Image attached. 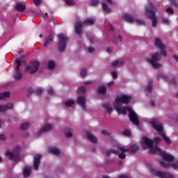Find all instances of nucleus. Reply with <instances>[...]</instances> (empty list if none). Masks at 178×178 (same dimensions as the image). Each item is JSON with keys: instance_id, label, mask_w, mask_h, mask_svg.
Listing matches in <instances>:
<instances>
[{"instance_id": "nucleus-1", "label": "nucleus", "mask_w": 178, "mask_h": 178, "mask_svg": "<svg viewBox=\"0 0 178 178\" xmlns=\"http://www.w3.org/2000/svg\"><path fill=\"white\" fill-rule=\"evenodd\" d=\"M131 101V96L127 95H122L115 99V105L114 108L118 115H126L127 113V108L123 106L122 104H129Z\"/></svg>"}, {"instance_id": "nucleus-2", "label": "nucleus", "mask_w": 178, "mask_h": 178, "mask_svg": "<svg viewBox=\"0 0 178 178\" xmlns=\"http://www.w3.org/2000/svg\"><path fill=\"white\" fill-rule=\"evenodd\" d=\"M152 127L154 130H156V131H159L160 133V136H161L162 138L164 140L165 143L168 145H170V144H172V141L170 140V138L166 136L165 132H163V127H162V124L161 123V121L156 118H154L151 121Z\"/></svg>"}, {"instance_id": "nucleus-3", "label": "nucleus", "mask_w": 178, "mask_h": 178, "mask_svg": "<svg viewBox=\"0 0 178 178\" xmlns=\"http://www.w3.org/2000/svg\"><path fill=\"white\" fill-rule=\"evenodd\" d=\"M156 9L154 8L152 3H149L145 7V15L147 19H149L152 22V27H156L158 26L157 18L155 15Z\"/></svg>"}, {"instance_id": "nucleus-4", "label": "nucleus", "mask_w": 178, "mask_h": 178, "mask_svg": "<svg viewBox=\"0 0 178 178\" xmlns=\"http://www.w3.org/2000/svg\"><path fill=\"white\" fill-rule=\"evenodd\" d=\"M119 149L121 151V154H119V152L118 150H113V149H110L106 151V155L107 156H111L112 154H114V155H118V157L120 159H126V154H124V152H129L130 151V149H124V147H119Z\"/></svg>"}, {"instance_id": "nucleus-5", "label": "nucleus", "mask_w": 178, "mask_h": 178, "mask_svg": "<svg viewBox=\"0 0 178 178\" xmlns=\"http://www.w3.org/2000/svg\"><path fill=\"white\" fill-rule=\"evenodd\" d=\"M67 37L63 33L58 35V42L57 48L60 52H63L66 49V44H67Z\"/></svg>"}, {"instance_id": "nucleus-6", "label": "nucleus", "mask_w": 178, "mask_h": 178, "mask_svg": "<svg viewBox=\"0 0 178 178\" xmlns=\"http://www.w3.org/2000/svg\"><path fill=\"white\" fill-rule=\"evenodd\" d=\"M162 53L156 52L152 56L151 59L148 60L154 69H159L161 67V64L158 63V60L162 58Z\"/></svg>"}, {"instance_id": "nucleus-7", "label": "nucleus", "mask_w": 178, "mask_h": 178, "mask_svg": "<svg viewBox=\"0 0 178 178\" xmlns=\"http://www.w3.org/2000/svg\"><path fill=\"white\" fill-rule=\"evenodd\" d=\"M127 111L129 113V120L135 124V126H140V121H138V115L136 112L133 111L131 107H127Z\"/></svg>"}, {"instance_id": "nucleus-8", "label": "nucleus", "mask_w": 178, "mask_h": 178, "mask_svg": "<svg viewBox=\"0 0 178 178\" xmlns=\"http://www.w3.org/2000/svg\"><path fill=\"white\" fill-rule=\"evenodd\" d=\"M31 65H28L26 67V71L29 72V73L31 74H34V73H35L40 67V63L37 60H35L31 63Z\"/></svg>"}, {"instance_id": "nucleus-9", "label": "nucleus", "mask_w": 178, "mask_h": 178, "mask_svg": "<svg viewBox=\"0 0 178 178\" xmlns=\"http://www.w3.org/2000/svg\"><path fill=\"white\" fill-rule=\"evenodd\" d=\"M152 173L159 178H175L172 173L168 172L152 170Z\"/></svg>"}, {"instance_id": "nucleus-10", "label": "nucleus", "mask_w": 178, "mask_h": 178, "mask_svg": "<svg viewBox=\"0 0 178 178\" xmlns=\"http://www.w3.org/2000/svg\"><path fill=\"white\" fill-rule=\"evenodd\" d=\"M19 151H20V147H16L14 149L13 152L10 151H7L5 154L6 156L8 157V159H13L14 161H16L17 158L19 157Z\"/></svg>"}, {"instance_id": "nucleus-11", "label": "nucleus", "mask_w": 178, "mask_h": 178, "mask_svg": "<svg viewBox=\"0 0 178 178\" xmlns=\"http://www.w3.org/2000/svg\"><path fill=\"white\" fill-rule=\"evenodd\" d=\"M154 44L159 49H161V54L163 55V56H167L166 49L165 48V46L163 45V44H162V40H161L159 38H156L155 40Z\"/></svg>"}, {"instance_id": "nucleus-12", "label": "nucleus", "mask_w": 178, "mask_h": 178, "mask_svg": "<svg viewBox=\"0 0 178 178\" xmlns=\"http://www.w3.org/2000/svg\"><path fill=\"white\" fill-rule=\"evenodd\" d=\"M141 145L143 148H150L154 145V141L147 137H144L142 140Z\"/></svg>"}, {"instance_id": "nucleus-13", "label": "nucleus", "mask_w": 178, "mask_h": 178, "mask_svg": "<svg viewBox=\"0 0 178 178\" xmlns=\"http://www.w3.org/2000/svg\"><path fill=\"white\" fill-rule=\"evenodd\" d=\"M41 158H42V155L41 154H38L35 156L33 160V167L35 170H38L40 168V163L41 162Z\"/></svg>"}, {"instance_id": "nucleus-14", "label": "nucleus", "mask_w": 178, "mask_h": 178, "mask_svg": "<svg viewBox=\"0 0 178 178\" xmlns=\"http://www.w3.org/2000/svg\"><path fill=\"white\" fill-rule=\"evenodd\" d=\"M75 31L78 35H80L83 31V23H81V22L77 21L75 23Z\"/></svg>"}, {"instance_id": "nucleus-15", "label": "nucleus", "mask_w": 178, "mask_h": 178, "mask_svg": "<svg viewBox=\"0 0 178 178\" xmlns=\"http://www.w3.org/2000/svg\"><path fill=\"white\" fill-rule=\"evenodd\" d=\"M86 138L93 144H97L98 143V139H97L95 136L90 131L86 132Z\"/></svg>"}, {"instance_id": "nucleus-16", "label": "nucleus", "mask_w": 178, "mask_h": 178, "mask_svg": "<svg viewBox=\"0 0 178 178\" xmlns=\"http://www.w3.org/2000/svg\"><path fill=\"white\" fill-rule=\"evenodd\" d=\"M52 129V124H47L42 126L41 130L38 133V136H41L42 133Z\"/></svg>"}, {"instance_id": "nucleus-17", "label": "nucleus", "mask_w": 178, "mask_h": 178, "mask_svg": "<svg viewBox=\"0 0 178 178\" xmlns=\"http://www.w3.org/2000/svg\"><path fill=\"white\" fill-rule=\"evenodd\" d=\"M52 42H54V35L50 34L44 39V47L47 48V47L49 46Z\"/></svg>"}, {"instance_id": "nucleus-18", "label": "nucleus", "mask_w": 178, "mask_h": 178, "mask_svg": "<svg viewBox=\"0 0 178 178\" xmlns=\"http://www.w3.org/2000/svg\"><path fill=\"white\" fill-rule=\"evenodd\" d=\"M160 156H161L164 161H167V162H172L173 159H175V157H173V156L163 152L161 153V155Z\"/></svg>"}, {"instance_id": "nucleus-19", "label": "nucleus", "mask_w": 178, "mask_h": 178, "mask_svg": "<svg viewBox=\"0 0 178 178\" xmlns=\"http://www.w3.org/2000/svg\"><path fill=\"white\" fill-rule=\"evenodd\" d=\"M76 103L83 108V109H86V97L83 96H79L77 98Z\"/></svg>"}, {"instance_id": "nucleus-20", "label": "nucleus", "mask_w": 178, "mask_h": 178, "mask_svg": "<svg viewBox=\"0 0 178 178\" xmlns=\"http://www.w3.org/2000/svg\"><path fill=\"white\" fill-rule=\"evenodd\" d=\"M149 152H151V154H158L160 156L162 155V153L163 152L157 146H154V145H152L149 148Z\"/></svg>"}, {"instance_id": "nucleus-21", "label": "nucleus", "mask_w": 178, "mask_h": 178, "mask_svg": "<svg viewBox=\"0 0 178 178\" xmlns=\"http://www.w3.org/2000/svg\"><path fill=\"white\" fill-rule=\"evenodd\" d=\"M15 8L17 12H20L21 13L26 10V5L23 3H17Z\"/></svg>"}, {"instance_id": "nucleus-22", "label": "nucleus", "mask_w": 178, "mask_h": 178, "mask_svg": "<svg viewBox=\"0 0 178 178\" xmlns=\"http://www.w3.org/2000/svg\"><path fill=\"white\" fill-rule=\"evenodd\" d=\"M13 77L15 80H20L23 78V72L20 70H15L13 73Z\"/></svg>"}, {"instance_id": "nucleus-23", "label": "nucleus", "mask_w": 178, "mask_h": 178, "mask_svg": "<svg viewBox=\"0 0 178 178\" xmlns=\"http://www.w3.org/2000/svg\"><path fill=\"white\" fill-rule=\"evenodd\" d=\"M103 108H104L105 110L107 111L108 115H111L112 112H113V108L111 106V104L109 103H105L102 104Z\"/></svg>"}, {"instance_id": "nucleus-24", "label": "nucleus", "mask_w": 178, "mask_h": 178, "mask_svg": "<svg viewBox=\"0 0 178 178\" xmlns=\"http://www.w3.org/2000/svg\"><path fill=\"white\" fill-rule=\"evenodd\" d=\"M123 19H125L126 22H128V23H133V22H134V19L130 14H124Z\"/></svg>"}, {"instance_id": "nucleus-25", "label": "nucleus", "mask_w": 178, "mask_h": 178, "mask_svg": "<svg viewBox=\"0 0 178 178\" xmlns=\"http://www.w3.org/2000/svg\"><path fill=\"white\" fill-rule=\"evenodd\" d=\"M23 174L25 177H29V176L31 175V168H30L29 166L24 167Z\"/></svg>"}, {"instance_id": "nucleus-26", "label": "nucleus", "mask_w": 178, "mask_h": 178, "mask_svg": "<svg viewBox=\"0 0 178 178\" xmlns=\"http://www.w3.org/2000/svg\"><path fill=\"white\" fill-rule=\"evenodd\" d=\"M49 151L51 154H53L54 155H59V154H60L59 149L56 147H51L49 149Z\"/></svg>"}, {"instance_id": "nucleus-27", "label": "nucleus", "mask_w": 178, "mask_h": 178, "mask_svg": "<svg viewBox=\"0 0 178 178\" xmlns=\"http://www.w3.org/2000/svg\"><path fill=\"white\" fill-rule=\"evenodd\" d=\"M138 149V145L136 143L131 145V148L129 149V151H131V154H134L135 152H137Z\"/></svg>"}, {"instance_id": "nucleus-28", "label": "nucleus", "mask_w": 178, "mask_h": 178, "mask_svg": "<svg viewBox=\"0 0 178 178\" xmlns=\"http://www.w3.org/2000/svg\"><path fill=\"white\" fill-rule=\"evenodd\" d=\"M102 8L104 12H107L108 13H111V12H112V10L111 9V8L108 7L106 3H102Z\"/></svg>"}, {"instance_id": "nucleus-29", "label": "nucleus", "mask_w": 178, "mask_h": 178, "mask_svg": "<svg viewBox=\"0 0 178 178\" xmlns=\"http://www.w3.org/2000/svg\"><path fill=\"white\" fill-rule=\"evenodd\" d=\"M94 23H95V21L94 20V19H90V18L83 21V24H85L86 26H92Z\"/></svg>"}, {"instance_id": "nucleus-30", "label": "nucleus", "mask_w": 178, "mask_h": 178, "mask_svg": "<svg viewBox=\"0 0 178 178\" xmlns=\"http://www.w3.org/2000/svg\"><path fill=\"white\" fill-rule=\"evenodd\" d=\"M10 97V92H4L3 93H0V101L1 99H5L6 98H9Z\"/></svg>"}, {"instance_id": "nucleus-31", "label": "nucleus", "mask_w": 178, "mask_h": 178, "mask_svg": "<svg viewBox=\"0 0 178 178\" xmlns=\"http://www.w3.org/2000/svg\"><path fill=\"white\" fill-rule=\"evenodd\" d=\"M1 106L3 107V112L8 111V109H13V104L12 103H8L6 105H1Z\"/></svg>"}, {"instance_id": "nucleus-32", "label": "nucleus", "mask_w": 178, "mask_h": 178, "mask_svg": "<svg viewBox=\"0 0 178 178\" xmlns=\"http://www.w3.org/2000/svg\"><path fill=\"white\" fill-rule=\"evenodd\" d=\"M97 92L99 94H106V86H100L97 88Z\"/></svg>"}, {"instance_id": "nucleus-33", "label": "nucleus", "mask_w": 178, "mask_h": 178, "mask_svg": "<svg viewBox=\"0 0 178 178\" xmlns=\"http://www.w3.org/2000/svg\"><path fill=\"white\" fill-rule=\"evenodd\" d=\"M55 66H56L55 61L54 60L49 61L48 69H49V70H52V69H54Z\"/></svg>"}, {"instance_id": "nucleus-34", "label": "nucleus", "mask_w": 178, "mask_h": 178, "mask_svg": "<svg viewBox=\"0 0 178 178\" xmlns=\"http://www.w3.org/2000/svg\"><path fill=\"white\" fill-rule=\"evenodd\" d=\"M146 92H152V82L150 81L147 84Z\"/></svg>"}, {"instance_id": "nucleus-35", "label": "nucleus", "mask_w": 178, "mask_h": 178, "mask_svg": "<svg viewBox=\"0 0 178 178\" xmlns=\"http://www.w3.org/2000/svg\"><path fill=\"white\" fill-rule=\"evenodd\" d=\"M165 77L168 83L172 84L173 86H176V79H175V78H171L170 79H169V78H168V76H165Z\"/></svg>"}, {"instance_id": "nucleus-36", "label": "nucleus", "mask_w": 178, "mask_h": 178, "mask_svg": "<svg viewBox=\"0 0 178 178\" xmlns=\"http://www.w3.org/2000/svg\"><path fill=\"white\" fill-rule=\"evenodd\" d=\"M86 87L80 86L77 90V94H84L86 92Z\"/></svg>"}, {"instance_id": "nucleus-37", "label": "nucleus", "mask_w": 178, "mask_h": 178, "mask_svg": "<svg viewBox=\"0 0 178 178\" xmlns=\"http://www.w3.org/2000/svg\"><path fill=\"white\" fill-rule=\"evenodd\" d=\"M15 63L17 64L15 70H20V67L22 66V61H20V60L19 59H17L15 60Z\"/></svg>"}, {"instance_id": "nucleus-38", "label": "nucleus", "mask_w": 178, "mask_h": 178, "mask_svg": "<svg viewBox=\"0 0 178 178\" xmlns=\"http://www.w3.org/2000/svg\"><path fill=\"white\" fill-rule=\"evenodd\" d=\"M159 163L161 166H163V168H170V164L169 163H165V161H160Z\"/></svg>"}, {"instance_id": "nucleus-39", "label": "nucleus", "mask_w": 178, "mask_h": 178, "mask_svg": "<svg viewBox=\"0 0 178 178\" xmlns=\"http://www.w3.org/2000/svg\"><path fill=\"white\" fill-rule=\"evenodd\" d=\"M34 94H36V95L40 96V95L42 94V88H37L35 90H34Z\"/></svg>"}, {"instance_id": "nucleus-40", "label": "nucleus", "mask_w": 178, "mask_h": 178, "mask_svg": "<svg viewBox=\"0 0 178 178\" xmlns=\"http://www.w3.org/2000/svg\"><path fill=\"white\" fill-rule=\"evenodd\" d=\"M74 104V102L73 100H67L65 102V106H72Z\"/></svg>"}, {"instance_id": "nucleus-41", "label": "nucleus", "mask_w": 178, "mask_h": 178, "mask_svg": "<svg viewBox=\"0 0 178 178\" xmlns=\"http://www.w3.org/2000/svg\"><path fill=\"white\" fill-rule=\"evenodd\" d=\"M29 122H26V123L22 124L20 126V129H21V130H26V129L29 128Z\"/></svg>"}, {"instance_id": "nucleus-42", "label": "nucleus", "mask_w": 178, "mask_h": 178, "mask_svg": "<svg viewBox=\"0 0 178 178\" xmlns=\"http://www.w3.org/2000/svg\"><path fill=\"white\" fill-rule=\"evenodd\" d=\"M65 3H67V5L69 6H73V5H76V2H74L73 0H65Z\"/></svg>"}, {"instance_id": "nucleus-43", "label": "nucleus", "mask_w": 178, "mask_h": 178, "mask_svg": "<svg viewBox=\"0 0 178 178\" xmlns=\"http://www.w3.org/2000/svg\"><path fill=\"white\" fill-rule=\"evenodd\" d=\"M122 134L124 136H126L127 137H130V135L131 134V133L130 132V130L124 129V131L122 132Z\"/></svg>"}, {"instance_id": "nucleus-44", "label": "nucleus", "mask_w": 178, "mask_h": 178, "mask_svg": "<svg viewBox=\"0 0 178 178\" xmlns=\"http://www.w3.org/2000/svg\"><path fill=\"white\" fill-rule=\"evenodd\" d=\"M99 3V0H90V5L92 6H97Z\"/></svg>"}, {"instance_id": "nucleus-45", "label": "nucleus", "mask_w": 178, "mask_h": 178, "mask_svg": "<svg viewBox=\"0 0 178 178\" xmlns=\"http://www.w3.org/2000/svg\"><path fill=\"white\" fill-rule=\"evenodd\" d=\"M65 136H66V137H68L69 138H70V137H73V133L70 131H66Z\"/></svg>"}, {"instance_id": "nucleus-46", "label": "nucleus", "mask_w": 178, "mask_h": 178, "mask_svg": "<svg viewBox=\"0 0 178 178\" xmlns=\"http://www.w3.org/2000/svg\"><path fill=\"white\" fill-rule=\"evenodd\" d=\"M81 77H86L87 76V71L86 70H82L80 72Z\"/></svg>"}, {"instance_id": "nucleus-47", "label": "nucleus", "mask_w": 178, "mask_h": 178, "mask_svg": "<svg viewBox=\"0 0 178 178\" xmlns=\"http://www.w3.org/2000/svg\"><path fill=\"white\" fill-rule=\"evenodd\" d=\"M136 23H138L139 26H145V22L141 19H137Z\"/></svg>"}, {"instance_id": "nucleus-48", "label": "nucleus", "mask_w": 178, "mask_h": 178, "mask_svg": "<svg viewBox=\"0 0 178 178\" xmlns=\"http://www.w3.org/2000/svg\"><path fill=\"white\" fill-rule=\"evenodd\" d=\"M166 13H169V15H173V13H175V11L172 8H168L166 9Z\"/></svg>"}, {"instance_id": "nucleus-49", "label": "nucleus", "mask_w": 178, "mask_h": 178, "mask_svg": "<svg viewBox=\"0 0 178 178\" xmlns=\"http://www.w3.org/2000/svg\"><path fill=\"white\" fill-rule=\"evenodd\" d=\"M118 65H119V61L118 60H114L111 62V66H113V67H115V66H118Z\"/></svg>"}, {"instance_id": "nucleus-50", "label": "nucleus", "mask_w": 178, "mask_h": 178, "mask_svg": "<svg viewBox=\"0 0 178 178\" xmlns=\"http://www.w3.org/2000/svg\"><path fill=\"white\" fill-rule=\"evenodd\" d=\"M111 74L113 76V80H116V79H118V73L116 72H112Z\"/></svg>"}, {"instance_id": "nucleus-51", "label": "nucleus", "mask_w": 178, "mask_h": 178, "mask_svg": "<svg viewBox=\"0 0 178 178\" xmlns=\"http://www.w3.org/2000/svg\"><path fill=\"white\" fill-rule=\"evenodd\" d=\"M33 3L35 6H39L40 3H41V0H33Z\"/></svg>"}, {"instance_id": "nucleus-52", "label": "nucleus", "mask_w": 178, "mask_h": 178, "mask_svg": "<svg viewBox=\"0 0 178 178\" xmlns=\"http://www.w3.org/2000/svg\"><path fill=\"white\" fill-rule=\"evenodd\" d=\"M118 178H131V177L126 175L125 174H121L118 176Z\"/></svg>"}, {"instance_id": "nucleus-53", "label": "nucleus", "mask_w": 178, "mask_h": 178, "mask_svg": "<svg viewBox=\"0 0 178 178\" xmlns=\"http://www.w3.org/2000/svg\"><path fill=\"white\" fill-rule=\"evenodd\" d=\"M34 90H33V88H29L28 89V95H31V94H33V92L34 93Z\"/></svg>"}, {"instance_id": "nucleus-54", "label": "nucleus", "mask_w": 178, "mask_h": 178, "mask_svg": "<svg viewBox=\"0 0 178 178\" xmlns=\"http://www.w3.org/2000/svg\"><path fill=\"white\" fill-rule=\"evenodd\" d=\"M102 134H104V136H111V134L106 130H102Z\"/></svg>"}, {"instance_id": "nucleus-55", "label": "nucleus", "mask_w": 178, "mask_h": 178, "mask_svg": "<svg viewBox=\"0 0 178 178\" xmlns=\"http://www.w3.org/2000/svg\"><path fill=\"white\" fill-rule=\"evenodd\" d=\"M172 167L173 168V169H177V168H178V161L174 163L172 165Z\"/></svg>"}, {"instance_id": "nucleus-56", "label": "nucleus", "mask_w": 178, "mask_h": 178, "mask_svg": "<svg viewBox=\"0 0 178 178\" xmlns=\"http://www.w3.org/2000/svg\"><path fill=\"white\" fill-rule=\"evenodd\" d=\"M88 51L90 54H92L94 52V48L92 47H88Z\"/></svg>"}, {"instance_id": "nucleus-57", "label": "nucleus", "mask_w": 178, "mask_h": 178, "mask_svg": "<svg viewBox=\"0 0 178 178\" xmlns=\"http://www.w3.org/2000/svg\"><path fill=\"white\" fill-rule=\"evenodd\" d=\"M0 140H1L2 141L6 140V137H5V135L0 134Z\"/></svg>"}, {"instance_id": "nucleus-58", "label": "nucleus", "mask_w": 178, "mask_h": 178, "mask_svg": "<svg viewBox=\"0 0 178 178\" xmlns=\"http://www.w3.org/2000/svg\"><path fill=\"white\" fill-rule=\"evenodd\" d=\"M161 141V138H154V143H156V144H159V142Z\"/></svg>"}, {"instance_id": "nucleus-59", "label": "nucleus", "mask_w": 178, "mask_h": 178, "mask_svg": "<svg viewBox=\"0 0 178 178\" xmlns=\"http://www.w3.org/2000/svg\"><path fill=\"white\" fill-rule=\"evenodd\" d=\"M171 3H172V5H173L174 6H178L177 2H176V1H175V0H171Z\"/></svg>"}, {"instance_id": "nucleus-60", "label": "nucleus", "mask_w": 178, "mask_h": 178, "mask_svg": "<svg viewBox=\"0 0 178 178\" xmlns=\"http://www.w3.org/2000/svg\"><path fill=\"white\" fill-rule=\"evenodd\" d=\"M48 94H50L51 95H54V89H49L47 90Z\"/></svg>"}, {"instance_id": "nucleus-61", "label": "nucleus", "mask_w": 178, "mask_h": 178, "mask_svg": "<svg viewBox=\"0 0 178 178\" xmlns=\"http://www.w3.org/2000/svg\"><path fill=\"white\" fill-rule=\"evenodd\" d=\"M107 52H108V54H111V52H112V51H113V47H108L106 49Z\"/></svg>"}, {"instance_id": "nucleus-62", "label": "nucleus", "mask_w": 178, "mask_h": 178, "mask_svg": "<svg viewBox=\"0 0 178 178\" xmlns=\"http://www.w3.org/2000/svg\"><path fill=\"white\" fill-rule=\"evenodd\" d=\"M150 106H152V108H154L155 106V102H154V100H151Z\"/></svg>"}, {"instance_id": "nucleus-63", "label": "nucleus", "mask_w": 178, "mask_h": 178, "mask_svg": "<svg viewBox=\"0 0 178 178\" xmlns=\"http://www.w3.org/2000/svg\"><path fill=\"white\" fill-rule=\"evenodd\" d=\"M163 22L165 24H168V23H169V19H163Z\"/></svg>"}, {"instance_id": "nucleus-64", "label": "nucleus", "mask_w": 178, "mask_h": 178, "mask_svg": "<svg viewBox=\"0 0 178 178\" xmlns=\"http://www.w3.org/2000/svg\"><path fill=\"white\" fill-rule=\"evenodd\" d=\"M173 58H174V59H175V60H176L177 62H178V56L174 55V56H173Z\"/></svg>"}]
</instances>
